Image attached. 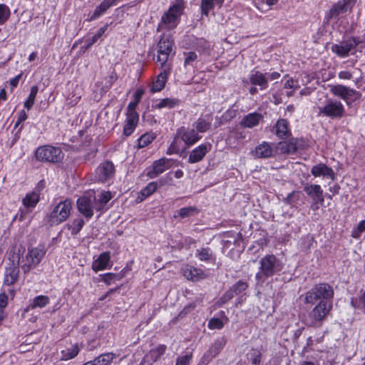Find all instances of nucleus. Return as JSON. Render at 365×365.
I'll list each match as a JSON object with an SVG mask.
<instances>
[{
  "label": "nucleus",
  "mask_w": 365,
  "mask_h": 365,
  "mask_svg": "<svg viewBox=\"0 0 365 365\" xmlns=\"http://www.w3.org/2000/svg\"><path fill=\"white\" fill-rule=\"evenodd\" d=\"M182 273L187 280L192 282H198L207 277L206 274L202 269L191 265H186L182 267Z\"/></svg>",
  "instance_id": "16"
},
{
  "label": "nucleus",
  "mask_w": 365,
  "mask_h": 365,
  "mask_svg": "<svg viewBox=\"0 0 365 365\" xmlns=\"http://www.w3.org/2000/svg\"><path fill=\"white\" fill-rule=\"evenodd\" d=\"M223 326V322L219 318H211L208 322V328L210 329H221Z\"/></svg>",
  "instance_id": "51"
},
{
  "label": "nucleus",
  "mask_w": 365,
  "mask_h": 365,
  "mask_svg": "<svg viewBox=\"0 0 365 365\" xmlns=\"http://www.w3.org/2000/svg\"><path fill=\"white\" fill-rule=\"evenodd\" d=\"M224 344L225 343L222 341H217L214 344V345L209 350V352L212 357L217 356L219 354Z\"/></svg>",
  "instance_id": "52"
},
{
  "label": "nucleus",
  "mask_w": 365,
  "mask_h": 365,
  "mask_svg": "<svg viewBox=\"0 0 365 365\" xmlns=\"http://www.w3.org/2000/svg\"><path fill=\"white\" fill-rule=\"evenodd\" d=\"M185 7L183 0H175L173 6L162 15L160 21L158 26V31L163 29L170 30L175 29L179 24Z\"/></svg>",
  "instance_id": "1"
},
{
  "label": "nucleus",
  "mask_w": 365,
  "mask_h": 365,
  "mask_svg": "<svg viewBox=\"0 0 365 365\" xmlns=\"http://www.w3.org/2000/svg\"><path fill=\"white\" fill-rule=\"evenodd\" d=\"M332 304L330 302H319L309 312L305 319V324L309 327H319L330 312Z\"/></svg>",
  "instance_id": "4"
},
{
  "label": "nucleus",
  "mask_w": 365,
  "mask_h": 365,
  "mask_svg": "<svg viewBox=\"0 0 365 365\" xmlns=\"http://www.w3.org/2000/svg\"><path fill=\"white\" fill-rule=\"evenodd\" d=\"M110 260V255L109 252H104L101 253L98 257L93 262L92 269L95 272L103 270L106 269Z\"/></svg>",
  "instance_id": "29"
},
{
  "label": "nucleus",
  "mask_w": 365,
  "mask_h": 365,
  "mask_svg": "<svg viewBox=\"0 0 365 365\" xmlns=\"http://www.w3.org/2000/svg\"><path fill=\"white\" fill-rule=\"evenodd\" d=\"M344 114V108L338 101L329 99L324 106L319 107V116H326L331 118H340Z\"/></svg>",
  "instance_id": "8"
},
{
  "label": "nucleus",
  "mask_w": 365,
  "mask_h": 365,
  "mask_svg": "<svg viewBox=\"0 0 365 365\" xmlns=\"http://www.w3.org/2000/svg\"><path fill=\"white\" fill-rule=\"evenodd\" d=\"M176 138L177 137L175 138V140H173V142L170 144V145L168 148V150L166 151V154H168V155H173L174 153H178L179 148H178V145H176V143H175V138Z\"/></svg>",
  "instance_id": "60"
},
{
  "label": "nucleus",
  "mask_w": 365,
  "mask_h": 365,
  "mask_svg": "<svg viewBox=\"0 0 365 365\" xmlns=\"http://www.w3.org/2000/svg\"><path fill=\"white\" fill-rule=\"evenodd\" d=\"M361 73V71L355 68L354 71H342L339 73V78L344 80H350L354 76Z\"/></svg>",
  "instance_id": "48"
},
{
  "label": "nucleus",
  "mask_w": 365,
  "mask_h": 365,
  "mask_svg": "<svg viewBox=\"0 0 365 365\" xmlns=\"http://www.w3.org/2000/svg\"><path fill=\"white\" fill-rule=\"evenodd\" d=\"M263 115L259 113H251L242 118L240 125L244 128H252L258 125L259 123L263 120Z\"/></svg>",
  "instance_id": "18"
},
{
  "label": "nucleus",
  "mask_w": 365,
  "mask_h": 365,
  "mask_svg": "<svg viewBox=\"0 0 365 365\" xmlns=\"http://www.w3.org/2000/svg\"><path fill=\"white\" fill-rule=\"evenodd\" d=\"M46 253L44 245H38L36 247H28V253L24 259V273L35 268L43 259Z\"/></svg>",
  "instance_id": "6"
},
{
  "label": "nucleus",
  "mask_w": 365,
  "mask_h": 365,
  "mask_svg": "<svg viewBox=\"0 0 365 365\" xmlns=\"http://www.w3.org/2000/svg\"><path fill=\"white\" fill-rule=\"evenodd\" d=\"M222 2L223 0H201L202 14L207 16L215 4H218L221 6Z\"/></svg>",
  "instance_id": "37"
},
{
  "label": "nucleus",
  "mask_w": 365,
  "mask_h": 365,
  "mask_svg": "<svg viewBox=\"0 0 365 365\" xmlns=\"http://www.w3.org/2000/svg\"><path fill=\"white\" fill-rule=\"evenodd\" d=\"M173 41L170 36H163L158 43L157 61L163 67L165 66L173 50Z\"/></svg>",
  "instance_id": "9"
},
{
  "label": "nucleus",
  "mask_w": 365,
  "mask_h": 365,
  "mask_svg": "<svg viewBox=\"0 0 365 365\" xmlns=\"http://www.w3.org/2000/svg\"><path fill=\"white\" fill-rule=\"evenodd\" d=\"M50 302V299L48 297L45 295H39L36 297L33 302L29 304L26 308L24 309V312L29 311V309H34L36 308H43Z\"/></svg>",
  "instance_id": "31"
},
{
  "label": "nucleus",
  "mask_w": 365,
  "mask_h": 365,
  "mask_svg": "<svg viewBox=\"0 0 365 365\" xmlns=\"http://www.w3.org/2000/svg\"><path fill=\"white\" fill-rule=\"evenodd\" d=\"M117 0H103L94 10L91 19H94L106 12Z\"/></svg>",
  "instance_id": "33"
},
{
  "label": "nucleus",
  "mask_w": 365,
  "mask_h": 365,
  "mask_svg": "<svg viewBox=\"0 0 365 365\" xmlns=\"http://www.w3.org/2000/svg\"><path fill=\"white\" fill-rule=\"evenodd\" d=\"M117 79V76L114 72H112L110 75L105 78L106 83H105V88L106 90H108L110 88L112 85L114 83V82Z\"/></svg>",
  "instance_id": "54"
},
{
  "label": "nucleus",
  "mask_w": 365,
  "mask_h": 365,
  "mask_svg": "<svg viewBox=\"0 0 365 365\" xmlns=\"http://www.w3.org/2000/svg\"><path fill=\"white\" fill-rule=\"evenodd\" d=\"M84 223V220L82 218H77L67 223L65 227L71 231L72 235H76L81 230Z\"/></svg>",
  "instance_id": "34"
},
{
  "label": "nucleus",
  "mask_w": 365,
  "mask_h": 365,
  "mask_svg": "<svg viewBox=\"0 0 365 365\" xmlns=\"http://www.w3.org/2000/svg\"><path fill=\"white\" fill-rule=\"evenodd\" d=\"M8 303V297L6 294H0V308H4Z\"/></svg>",
  "instance_id": "62"
},
{
  "label": "nucleus",
  "mask_w": 365,
  "mask_h": 365,
  "mask_svg": "<svg viewBox=\"0 0 365 365\" xmlns=\"http://www.w3.org/2000/svg\"><path fill=\"white\" fill-rule=\"evenodd\" d=\"M36 158L42 162L57 163L63 158V153L59 148L43 145L37 148Z\"/></svg>",
  "instance_id": "7"
},
{
  "label": "nucleus",
  "mask_w": 365,
  "mask_h": 365,
  "mask_svg": "<svg viewBox=\"0 0 365 365\" xmlns=\"http://www.w3.org/2000/svg\"><path fill=\"white\" fill-rule=\"evenodd\" d=\"M210 144H201L195 148L190 154L188 162L195 163L201 161L210 149Z\"/></svg>",
  "instance_id": "21"
},
{
  "label": "nucleus",
  "mask_w": 365,
  "mask_h": 365,
  "mask_svg": "<svg viewBox=\"0 0 365 365\" xmlns=\"http://www.w3.org/2000/svg\"><path fill=\"white\" fill-rule=\"evenodd\" d=\"M158 188V184L155 182H150L145 188H143L140 194L143 196L141 197L140 201L143 200L145 198L151 195Z\"/></svg>",
  "instance_id": "43"
},
{
  "label": "nucleus",
  "mask_w": 365,
  "mask_h": 365,
  "mask_svg": "<svg viewBox=\"0 0 365 365\" xmlns=\"http://www.w3.org/2000/svg\"><path fill=\"white\" fill-rule=\"evenodd\" d=\"M275 133L279 138L287 139L292 134L289 123L286 119H279L275 125Z\"/></svg>",
  "instance_id": "26"
},
{
  "label": "nucleus",
  "mask_w": 365,
  "mask_h": 365,
  "mask_svg": "<svg viewBox=\"0 0 365 365\" xmlns=\"http://www.w3.org/2000/svg\"><path fill=\"white\" fill-rule=\"evenodd\" d=\"M274 150L272 145L267 142L263 141L258 145L255 150L252 152V155L256 158H268L273 156Z\"/></svg>",
  "instance_id": "17"
},
{
  "label": "nucleus",
  "mask_w": 365,
  "mask_h": 365,
  "mask_svg": "<svg viewBox=\"0 0 365 365\" xmlns=\"http://www.w3.org/2000/svg\"><path fill=\"white\" fill-rule=\"evenodd\" d=\"M168 77V71L165 68L163 71L158 74L156 81L153 83L151 87V92L155 93L160 91L165 85Z\"/></svg>",
  "instance_id": "32"
},
{
  "label": "nucleus",
  "mask_w": 365,
  "mask_h": 365,
  "mask_svg": "<svg viewBox=\"0 0 365 365\" xmlns=\"http://www.w3.org/2000/svg\"><path fill=\"white\" fill-rule=\"evenodd\" d=\"M267 75V81L269 80L274 81L277 80L280 77V73L278 72H272V73H265Z\"/></svg>",
  "instance_id": "63"
},
{
  "label": "nucleus",
  "mask_w": 365,
  "mask_h": 365,
  "mask_svg": "<svg viewBox=\"0 0 365 365\" xmlns=\"http://www.w3.org/2000/svg\"><path fill=\"white\" fill-rule=\"evenodd\" d=\"M198 212L197 209L194 206H190L186 207H182L180 209L178 212V217L181 218H185L193 215L194 214Z\"/></svg>",
  "instance_id": "46"
},
{
  "label": "nucleus",
  "mask_w": 365,
  "mask_h": 365,
  "mask_svg": "<svg viewBox=\"0 0 365 365\" xmlns=\"http://www.w3.org/2000/svg\"><path fill=\"white\" fill-rule=\"evenodd\" d=\"M251 361L253 364H258L261 361V353L259 350L252 349L251 352Z\"/></svg>",
  "instance_id": "53"
},
{
  "label": "nucleus",
  "mask_w": 365,
  "mask_h": 365,
  "mask_svg": "<svg viewBox=\"0 0 365 365\" xmlns=\"http://www.w3.org/2000/svg\"><path fill=\"white\" fill-rule=\"evenodd\" d=\"M359 43V41L355 38H350L339 44L332 46L331 51L340 57H345L349 52L354 49Z\"/></svg>",
  "instance_id": "11"
},
{
  "label": "nucleus",
  "mask_w": 365,
  "mask_h": 365,
  "mask_svg": "<svg viewBox=\"0 0 365 365\" xmlns=\"http://www.w3.org/2000/svg\"><path fill=\"white\" fill-rule=\"evenodd\" d=\"M334 296V289L327 283H319L307 292L304 294V302L313 305L322 300L329 302Z\"/></svg>",
  "instance_id": "3"
},
{
  "label": "nucleus",
  "mask_w": 365,
  "mask_h": 365,
  "mask_svg": "<svg viewBox=\"0 0 365 365\" xmlns=\"http://www.w3.org/2000/svg\"><path fill=\"white\" fill-rule=\"evenodd\" d=\"M108 28V24H106L104 26L101 27L98 32L91 38L86 40V45L82 46L81 48L83 52H85L88 48H90L93 43H95L98 38L101 37V36L106 32Z\"/></svg>",
  "instance_id": "38"
},
{
  "label": "nucleus",
  "mask_w": 365,
  "mask_h": 365,
  "mask_svg": "<svg viewBox=\"0 0 365 365\" xmlns=\"http://www.w3.org/2000/svg\"><path fill=\"white\" fill-rule=\"evenodd\" d=\"M235 295V293L232 292V290L230 289L229 291H227L223 296L221 297V301L223 303L227 302L228 300L231 299Z\"/></svg>",
  "instance_id": "61"
},
{
  "label": "nucleus",
  "mask_w": 365,
  "mask_h": 365,
  "mask_svg": "<svg viewBox=\"0 0 365 365\" xmlns=\"http://www.w3.org/2000/svg\"><path fill=\"white\" fill-rule=\"evenodd\" d=\"M112 198L111 193L110 192H104L99 196V201L102 204H106Z\"/></svg>",
  "instance_id": "59"
},
{
  "label": "nucleus",
  "mask_w": 365,
  "mask_h": 365,
  "mask_svg": "<svg viewBox=\"0 0 365 365\" xmlns=\"http://www.w3.org/2000/svg\"><path fill=\"white\" fill-rule=\"evenodd\" d=\"M196 255L200 261H209L212 257V252L208 247L197 250Z\"/></svg>",
  "instance_id": "45"
},
{
  "label": "nucleus",
  "mask_w": 365,
  "mask_h": 365,
  "mask_svg": "<svg viewBox=\"0 0 365 365\" xmlns=\"http://www.w3.org/2000/svg\"><path fill=\"white\" fill-rule=\"evenodd\" d=\"M9 16V8L4 4H0V25L6 22L8 20Z\"/></svg>",
  "instance_id": "47"
},
{
  "label": "nucleus",
  "mask_w": 365,
  "mask_h": 365,
  "mask_svg": "<svg viewBox=\"0 0 365 365\" xmlns=\"http://www.w3.org/2000/svg\"><path fill=\"white\" fill-rule=\"evenodd\" d=\"M299 140L297 138H291L288 141L278 143L277 149L283 154H294L298 149Z\"/></svg>",
  "instance_id": "20"
},
{
  "label": "nucleus",
  "mask_w": 365,
  "mask_h": 365,
  "mask_svg": "<svg viewBox=\"0 0 365 365\" xmlns=\"http://www.w3.org/2000/svg\"><path fill=\"white\" fill-rule=\"evenodd\" d=\"M311 173L314 177H329L331 180H334L335 178V174L332 168L322 163L313 166Z\"/></svg>",
  "instance_id": "25"
},
{
  "label": "nucleus",
  "mask_w": 365,
  "mask_h": 365,
  "mask_svg": "<svg viewBox=\"0 0 365 365\" xmlns=\"http://www.w3.org/2000/svg\"><path fill=\"white\" fill-rule=\"evenodd\" d=\"M170 168V161L165 158L153 162V165L147 169L146 175L153 179L157 178L160 174L164 173Z\"/></svg>",
  "instance_id": "14"
},
{
  "label": "nucleus",
  "mask_w": 365,
  "mask_h": 365,
  "mask_svg": "<svg viewBox=\"0 0 365 365\" xmlns=\"http://www.w3.org/2000/svg\"><path fill=\"white\" fill-rule=\"evenodd\" d=\"M123 277L121 274L106 273L102 275V281L107 285H110Z\"/></svg>",
  "instance_id": "41"
},
{
  "label": "nucleus",
  "mask_w": 365,
  "mask_h": 365,
  "mask_svg": "<svg viewBox=\"0 0 365 365\" xmlns=\"http://www.w3.org/2000/svg\"><path fill=\"white\" fill-rule=\"evenodd\" d=\"M259 272L256 274V279L264 282L269 277L282 270L283 266L275 255H267L259 261Z\"/></svg>",
  "instance_id": "2"
},
{
  "label": "nucleus",
  "mask_w": 365,
  "mask_h": 365,
  "mask_svg": "<svg viewBox=\"0 0 365 365\" xmlns=\"http://www.w3.org/2000/svg\"><path fill=\"white\" fill-rule=\"evenodd\" d=\"M72 209V202L70 200L61 201L55 205L51 212L48 215L47 218L51 225H59L66 220L71 214Z\"/></svg>",
  "instance_id": "5"
},
{
  "label": "nucleus",
  "mask_w": 365,
  "mask_h": 365,
  "mask_svg": "<svg viewBox=\"0 0 365 365\" xmlns=\"http://www.w3.org/2000/svg\"><path fill=\"white\" fill-rule=\"evenodd\" d=\"M184 54L185 56L184 62L185 66L190 64L197 59V54L195 52L190 51L185 53Z\"/></svg>",
  "instance_id": "55"
},
{
  "label": "nucleus",
  "mask_w": 365,
  "mask_h": 365,
  "mask_svg": "<svg viewBox=\"0 0 365 365\" xmlns=\"http://www.w3.org/2000/svg\"><path fill=\"white\" fill-rule=\"evenodd\" d=\"M78 211L86 217L90 218L93 215L91 200L89 197L83 196L77 200Z\"/></svg>",
  "instance_id": "23"
},
{
  "label": "nucleus",
  "mask_w": 365,
  "mask_h": 365,
  "mask_svg": "<svg viewBox=\"0 0 365 365\" xmlns=\"http://www.w3.org/2000/svg\"><path fill=\"white\" fill-rule=\"evenodd\" d=\"M211 121L202 118H200L195 123L194 126L197 132L205 133L210 128Z\"/></svg>",
  "instance_id": "40"
},
{
  "label": "nucleus",
  "mask_w": 365,
  "mask_h": 365,
  "mask_svg": "<svg viewBox=\"0 0 365 365\" xmlns=\"http://www.w3.org/2000/svg\"><path fill=\"white\" fill-rule=\"evenodd\" d=\"M249 81L251 84L258 86L261 90L268 87L267 75L259 71H252L250 75Z\"/></svg>",
  "instance_id": "24"
},
{
  "label": "nucleus",
  "mask_w": 365,
  "mask_h": 365,
  "mask_svg": "<svg viewBox=\"0 0 365 365\" xmlns=\"http://www.w3.org/2000/svg\"><path fill=\"white\" fill-rule=\"evenodd\" d=\"M191 355H185L177 359L175 365H188L191 359Z\"/></svg>",
  "instance_id": "57"
},
{
  "label": "nucleus",
  "mask_w": 365,
  "mask_h": 365,
  "mask_svg": "<svg viewBox=\"0 0 365 365\" xmlns=\"http://www.w3.org/2000/svg\"><path fill=\"white\" fill-rule=\"evenodd\" d=\"M179 101L175 98H163L161 99L158 103L155 105V107L158 109L164 108H172L178 105Z\"/></svg>",
  "instance_id": "39"
},
{
  "label": "nucleus",
  "mask_w": 365,
  "mask_h": 365,
  "mask_svg": "<svg viewBox=\"0 0 365 365\" xmlns=\"http://www.w3.org/2000/svg\"><path fill=\"white\" fill-rule=\"evenodd\" d=\"M356 0H339L330 9L327 15L328 19L336 18L340 14L351 9L356 4Z\"/></svg>",
  "instance_id": "13"
},
{
  "label": "nucleus",
  "mask_w": 365,
  "mask_h": 365,
  "mask_svg": "<svg viewBox=\"0 0 365 365\" xmlns=\"http://www.w3.org/2000/svg\"><path fill=\"white\" fill-rule=\"evenodd\" d=\"M80 348L77 344L61 351V360L67 361L75 358L79 353Z\"/></svg>",
  "instance_id": "35"
},
{
  "label": "nucleus",
  "mask_w": 365,
  "mask_h": 365,
  "mask_svg": "<svg viewBox=\"0 0 365 365\" xmlns=\"http://www.w3.org/2000/svg\"><path fill=\"white\" fill-rule=\"evenodd\" d=\"M284 88L297 89L299 88V86L297 81L294 80L292 78H289L284 83Z\"/></svg>",
  "instance_id": "58"
},
{
  "label": "nucleus",
  "mask_w": 365,
  "mask_h": 365,
  "mask_svg": "<svg viewBox=\"0 0 365 365\" xmlns=\"http://www.w3.org/2000/svg\"><path fill=\"white\" fill-rule=\"evenodd\" d=\"M248 287L247 283L242 280L238 281L231 288L235 294H238Z\"/></svg>",
  "instance_id": "49"
},
{
  "label": "nucleus",
  "mask_w": 365,
  "mask_h": 365,
  "mask_svg": "<svg viewBox=\"0 0 365 365\" xmlns=\"http://www.w3.org/2000/svg\"><path fill=\"white\" fill-rule=\"evenodd\" d=\"M351 304L353 307L361 309L365 314V289H361L358 297L351 299Z\"/></svg>",
  "instance_id": "36"
},
{
  "label": "nucleus",
  "mask_w": 365,
  "mask_h": 365,
  "mask_svg": "<svg viewBox=\"0 0 365 365\" xmlns=\"http://www.w3.org/2000/svg\"><path fill=\"white\" fill-rule=\"evenodd\" d=\"M176 137L180 138L187 145L195 144L201 138L195 129L185 127H181L177 130Z\"/></svg>",
  "instance_id": "15"
},
{
  "label": "nucleus",
  "mask_w": 365,
  "mask_h": 365,
  "mask_svg": "<svg viewBox=\"0 0 365 365\" xmlns=\"http://www.w3.org/2000/svg\"><path fill=\"white\" fill-rule=\"evenodd\" d=\"M166 346L160 344L155 348L151 349L143 357V362L148 365H152L154 362L157 361L165 354L166 351Z\"/></svg>",
  "instance_id": "19"
},
{
  "label": "nucleus",
  "mask_w": 365,
  "mask_h": 365,
  "mask_svg": "<svg viewBox=\"0 0 365 365\" xmlns=\"http://www.w3.org/2000/svg\"><path fill=\"white\" fill-rule=\"evenodd\" d=\"M115 169L111 161L106 160L101 163L96 169V176L99 181L105 182L115 175Z\"/></svg>",
  "instance_id": "12"
},
{
  "label": "nucleus",
  "mask_w": 365,
  "mask_h": 365,
  "mask_svg": "<svg viewBox=\"0 0 365 365\" xmlns=\"http://www.w3.org/2000/svg\"><path fill=\"white\" fill-rule=\"evenodd\" d=\"M38 91V86H34L31 87L29 96L27 98L26 101H24V107L26 108L27 109H30L33 106Z\"/></svg>",
  "instance_id": "42"
},
{
  "label": "nucleus",
  "mask_w": 365,
  "mask_h": 365,
  "mask_svg": "<svg viewBox=\"0 0 365 365\" xmlns=\"http://www.w3.org/2000/svg\"><path fill=\"white\" fill-rule=\"evenodd\" d=\"M17 276L14 272L12 273H6L4 278V283L10 285L15 282L16 280Z\"/></svg>",
  "instance_id": "56"
},
{
  "label": "nucleus",
  "mask_w": 365,
  "mask_h": 365,
  "mask_svg": "<svg viewBox=\"0 0 365 365\" xmlns=\"http://www.w3.org/2000/svg\"><path fill=\"white\" fill-rule=\"evenodd\" d=\"M40 192V189L36 187L34 190L27 193L24 197V207L26 208L34 207L39 202Z\"/></svg>",
  "instance_id": "30"
},
{
  "label": "nucleus",
  "mask_w": 365,
  "mask_h": 365,
  "mask_svg": "<svg viewBox=\"0 0 365 365\" xmlns=\"http://www.w3.org/2000/svg\"><path fill=\"white\" fill-rule=\"evenodd\" d=\"M115 357V354L107 352L99 355L92 361L84 363L83 365H110Z\"/></svg>",
  "instance_id": "27"
},
{
  "label": "nucleus",
  "mask_w": 365,
  "mask_h": 365,
  "mask_svg": "<svg viewBox=\"0 0 365 365\" xmlns=\"http://www.w3.org/2000/svg\"><path fill=\"white\" fill-rule=\"evenodd\" d=\"M155 138V133H145L140 136L138 139V146L140 148H144L152 143V141Z\"/></svg>",
  "instance_id": "44"
},
{
  "label": "nucleus",
  "mask_w": 365,
  "mask_h": 365,
  "mask_svg": "<svg viewBox=\"0 0 365 365\" xmlns=\"http://www.w3.org/2000/svg\"><path fill=\"white\" fill-rule=\"evenodd\" d=\"M139 119L138 113H127V118L124 125L123 133L129 136L134 131Z\"/></svg>",
  "instance_id": "28"
},
{
  "label": "nucleus",
  "mask_w": 365,
  "mask_h": 365,
  "mask_svg": "<svg viewBox=\"0 0 365 365\" xmlns=\"http://www.w3.org/2000/svg\"><path fill=\"white\" fill-rule=\"evenodd\" d=\"M144 94V91L141 88L138 89L134 93L135 101L139 103L141 100L142 96Z\"/></svg>",
  "instance_id": "64"
},
{
  "label": "nucleus",
  "mask_w": 365,
  "mask_h": 365,
  "mask_svg": "<svg viewBox=\"0 0 365 365\" xmlns=\"http://www.w3.org/2000/svg\"><path fill=\"white\" fill-rule=\"evenodd\" d=\"M365 232V220L361 221L356 228L354 229L351 232V237L358 239L361 234Z\"/></svg>",
  "instance_id": "50"
},
{
  "label": "nucleus",
  "mask_w": 365,
  "mask_h": 365,
  "mask_svg": "<svg viewBox=\"0 0 365 365\" xmlns=\"http://www.w3.org/2000/svg\"><path fill=\"white\" fill-rule=\"evenodd\" d=\"M304 192L316 202L323 203V190L319 185L306 184L304 187Z\"/></svg>",
  "instance_id": "22"
},
{
  "label": "nucleus",
  "mask_w": 365,
  "mask_h": 365,
  "mask_svg": "<svg viewBox=\"0 0 365 365\" xmlns=\"http://www.w3.org/2000/svg\"><path fill=\"white\" fill-rule=\"evenodd\" d=\"M330 91L336 96L340 97L346 102L349 106V101H356L361 97V93L354 89L347 86L338 84L330 86Z\"/></svg>",
  "instance_id": "10"
}]
</instances>
